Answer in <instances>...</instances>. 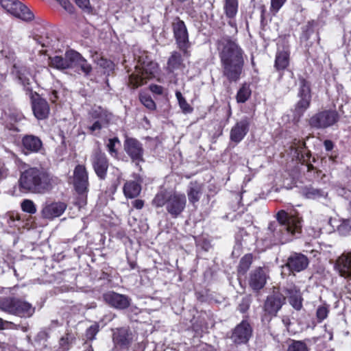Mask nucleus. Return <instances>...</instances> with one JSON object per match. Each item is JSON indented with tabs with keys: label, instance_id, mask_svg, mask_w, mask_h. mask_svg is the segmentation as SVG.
I'll return each mask as SVG.
<instances>
[{
	"label": "nucleus",
	"instance_id": "nucleus-1",
	"mask_svg": "<svg viewBox=\"0 0 351 351\" xmlns=\"http://www.w3.org/2000/svg\"><path fill=\"white\" fill-rule=\"evenodd\" d=\"M222 73L229 82L239 80L244 65V51L236 38L224 36L216 42Z\"/></svg>",
	"mask_w": 351,
	"mask_h": 351
},
{
	"label": "nucleus",
	"instance_id": "nucleus-2",
	"mask_svg": "<svg viewBox=\"0 0 351 351\" xmlns=\"http://www.w3.org/2000/svg\"><path fill=\"white\" fill-rule=\"evenodd\" d=\"M276 219V221L269 223L267 228L271 243L283 244L300 234L302 221L298 217L289 215L282 210L277 213Z\"/></svg>",
	"mask_w": 351,
	"mask_h": 351
},
{
	"label": "nucleus",
	"instance_id": "nucleus-3",
	"mask_svg": "<svg viewBox=\"0 0 351 351\" xmlns=\"http://www.w3.org/2000/svg\"><path fill=\"white\" fill-rule=\"evenodd\" d=\"M18 182L21 192L45 194L52 189L55 180L43 169L30 167L21 172Z\"/></svg>",
	"mask_w": 351,
	"mask_h": 351
},
{
	"label": "nucleus",
	"instance_id": "nucleus-4",
	"mask_svg": "<svg viewBox=\"0 0 351 351\" xmlns=\"http://www.w3.org/2000/svg\"><path fill=\"white\" fill-rule=\"evenodd\" d=\"M49 65L60 71L80 69L86 76L92 71V66L87 60L80 53L73 49L66 51L64 56L49 57Z\"/></svg>",
	"mask_w": 351,
	"mask_h": 351
},
{
	"label": "nucleus",
	"instance_id": "nucleus-5",
	"mask_svg": "<svg viewBox=\"0 0 351 351\" xmlns=\"http://www.w3.org/2000/svg\"><path fill=\"white\" fill-rule=\"evenodd\" d=\"M156 207L165 206L168 213L173 218H177L185 209L186 198L184 193L177 191L158 192L152 201Z\"/></svg>",
	"mask_w": 351,
	"mask_h": 351
},
{
	"label": "nucleus",
	"instance_id": "nucleus-6",
	"mask_svg": "<svg viewBox=\"0 0 351 351\" xmlns=\"http://www.w3.org/2000/svg\"><path fill=\"white\" fill-rule=\"evenodd\" d=\"M0 310L21 317H29L34 313V308L31 304L15 297L1 298Z\"/></svg>",
	"mask_w": 351,
	"mask_h": 351
},
{
	"label": "nucleus",
	"instance_id": "nucleus-7",
	"mask_svg": "<svg viewBox=\"0 0 351 351\" xmlns=\"http://www.w3.org/2000/svg\"><path fill=\"white\" fill-rule=\"evenodd\" d=\"M138 65L135 66L136 71L129 77V84L132 88H135L146 82L147 80L152 78L158 71L157 63L143 60L138 58Z\"/></svg>",
	"mask_w": 351,
	"mask_h": 351
},
{
	"label": "nucleus",
	"instance_id": "nucleus-8",
	"mask_svg": "<svg viewBox=\"0 0 351 351\" xmlns=\"http://www.w3.org/2000/svg\"><path fill=\"white\" fill-rule=\"evenodd\" d=\"M0 3L8 12L22 21H31L34 18L33 12L17 0H1Z\"/></svg>",
	"mask_w": 351,
	"mask_h": 351
},
{
	"label": "nucleus",
	"instance_id": "nucleus-9",
	"mask_svg": "<svg viewBox=\"0 0 351 351\" xmlns=\"http://www.w3.org/2000/svg\"><path fill=\"white\" fill-rule=\"evenodd\" d=\"M339 119L336 110H325L314 114L309 119V124L312 128L324 129L335 124Z\"/></svg>",
	"mask_w": 351,
	"mask_h": 351
},
{
	"label": "nucleus",
	"instance_id": "nucleus-10",
	"mask_svg": "<svg viewBox=\"0 0 351 351\" xmlns=\"http://www.w3.org/2000/svg\"><path fill=\"white\" fill-rule=\"evenodd\" d=\"M172 29L178 47L184 55L188 56L187 49L190 47L191 45L184 22L179 18L175 19L172 23Z\"/></svg>",
	"mask_w": 351,
	"mask_h": 351
},
{
	"label": "nucleus",
	"instance_id": "nucleus-11",
	"mask_svg": "<svg viewBox=\"0 0 351 351\" xmlns=\"http://www.w3.org/2000/svg\"><path fill=\"white\" fill-rule=\"evenodd\" d=\"M298 97L300 99L295 105V112L298 117H300L308 108L311 101L310 85L304 79L300 80Z\"/></svg>",
	"mask_w": 351,
	"mask_h": 351
},
{
	"label": "nucleus",
	"instance_id": "nucleus-12",
	"mask_svg": "<svg viewBox=\"0 0 351 351\" xmlns=\"http://www.w3.org/2000/svg\"><path fill=\"white\" fill-rule=\"evenodd\" d=\"M124 150L133 162L143 161V145L137 139L127 137L124 141Z\"/></svg>",
	"mask_w": 351,
	"mask_h": 351
},
{
	"label": "nucleus",
	"instance_id": "nucleus-13",
	"mask_svg": "<svg viewBox=\"0 0 351 351\" xmlns=\"http://www.w3.org/2000/svg\"><path fill=\"white\" fill-rule=\"evenodd\" d=\"M133 334L126 327L115 328L113 330L112 340L116 347L128 348L133 341Z\"/></svg>",
	"mask_w": 351,
	"mask_h": 351
},
{
	"label": "nucleus",
	"instance_id": "nucleus-14",
	"mask_svg": "<svg viewBox=\"0 0 351 351\" xmlns=\"http://www.w3.org/2000/svg\"><path fill=\"white\" fill-rule=\"evenodd\" d=\"M252 334V328L248 322L243 320L232 332L231 339L237 344L246 343Z\"/></svg>",
	"mask_w": 351,
	"mask_h": 351
},
{
	"label": "nucleus",
	"instance_id": "nucleus-15",
	"mask_svg": "<svg viewBox=\"0 0 351 351\" xmlns=\"http://www.w3.org/2000/svg\"><path fill=\"white\" fill-rule=\"evenodd\" d=\"M73 184L80 194L86 192L88 186V173L84 165H78L73 172Z\"/></svg>",
	"mask_w": 351,
	"mask_h": 351
},
{
	"label": "nucleus",
	"instance_id": "nucleus-16",
	"mask_svg": "<svg viewBox=\"0 0 351 351\" xmlns=\"http://www.w3.org/2000/svg\"><path fill=\"white\" fill-rule=\"evenodd\" d=\"M285 302V297L283 294L274 291L269 295L264 304L265 311L272 316H276Z\"/></svg>",
	"mask_w": 351,
	"mask_h": 351
},
{
	"label": "nucleus",
	"instance_id": "nucleus-17",
	"mask_svg": "<svg viewBox=\"0 0 351 351\" xmlns=\"http://www.w3.org/2000/svg\"><path fill=\"white\" fill-rule=\"evenodd\" d=\"M105 302L110 306L117 309H125L130 305V298L123 294L114 291H108L104 294Z\"/></svg>",
	"mask_w": 351,
	"mask_h": 351
},
{
	"label": "nucleus",
	"instance_id": "nucleus-18",
	"mask_svg": "<svg viewBox=\"0 0 351 351\" xmlns=\"http://www.w3.org/2000/svg\"><path fill=\"white\" fill-rule=\"evenodd\" d=\"M250 119L244 117L232 128L230 130V140L236 143L241 142L249 131Z\"/></svg>",
	"mask_w": 351,
	"mask_h": 351
},
{
	"label": "nucleus",
	"instance_id": "nucleus-19",
	"mask_svg": "<svg viewBox=\"0 0 351 351\" xmlns=\"http://www.w3.org/2000/svg\"><path fill=\"white\" fill-rule=\"evenodd\" d=\"M92 164L97 176L104 179L108 168V162L105 154L99 150L95 151L92 158Z\"/></svg>",
	"mask_w": 351,
	"mask_h": 351
},
{
	"label": "nucleus",
	"instance_id": "nucleus-20",
	"mask_svg": "<svg viewBox=\"0 0 351 351\" xmlns=\"http://www.w3.org/2000/svg\"><path fill=\"white\" fill-rule=\"evenodd\" d=\"M308 265L306 256L300 253H293L287 259L286 267L292 272H300L305 269Z\"/></svg>",
	"mask_w": 351,
	"mask_h": 351
},
{
	"label": "nucleus",
	"instance_id": "nucleus-21",
	"mask_svg": "<svg viewBox=\"0 0 351 351\" xmlns=\"http://www.w3.org/2000/svg\"><path fill=\"white\" fill-rule=\"evenodd\" d=\"M32 108L35 117L38 120H43L48 117L50 112L47 101L40 98L38 95L32 99Z\"/></svg>",
	"mask_w": 351,
	"mask_h": 351
},
{
	"label": "nucleus",
	"instance_id": "nucleus-22",
	"mask_svg": "<svg viewBox=\"0 0 351 351\" xmlns=\"http://www.w3.org/2000/svg\"><path fill=\"white\" fill-rule=\"evenodd\" d=\"M12 73L16 75L21 84L27 91H32L30 86L32 81V75L28 68L19 64H14Z\"/></svg>",
	"mask_w": 351,
	"mask_h": 351
},
{
	"label": "nucleus",
	"instance_id": "nucleus-23",
	"mask_svg": "<svg viewBox=\"0 0 351 351\" xmlns=\"http://www.w3.org/2000/svg\"><path fill=\"white\" fill-rule=\"evenodd\" d=\"M93 116L97 118V120H96L92 125L88 127V130L91 133H95L107 126L111 119L112 114L107 113V112L99 107L94 110Z\"/></svg>",
	"mask_w": 351,
	"mask_h": 351
},
{
	"label": "nucleus",
	"instance_id": "nucleus-24",
	"mask_svg": "<svg viewBox=\"0 0 351 351\" xmlns=\"http://www.w3.org/2000/svg\"><path fill=\"white\" fill-rule=\"evenodd\" d=\"M335 268L341 276L351 278V252L343 253L337 258Z\"/></svg>",
	"mask_w": 351,
	"mask_h": 351
},
{
	"label": "nucleus",
	"instance_id": "nucleus-25",
	"mask_svg": "<svg viewBox=\"0 0 351 351\" xmlns=\"http://www.w3.org/2000/svg\"><path fill=\"white\" fill-rule=\"evenodd\" d=\"M267 274L262 267H258L252 271L249 284L250 287L254 291H259L263 289L267 281Z\"/></svg>",
	"mask_w": 351,
	"mask_h": 351
},
{
	"label": "nucleus",
	"instance_id": "nucleus-26",
	"mask_svg": "<svg viewBox=\"0 0 351 351\" xmlns=\"http://www.w3.org/2000/svg\"><path fill=\"white\" fill-rule=\"evenodd\" d=\"M66 206L62 202H53L46 204L42 209V216L46 219L60 217L65 210Z\"/></svg>",
	"mask_w": 351,
	"mask_h": 351
},
{
	"label": "nucleus",
	"instance_id": "nucleus-27",
	"mask_svg": "<svg viewBox=\"0 0 351 351\" xmlns=\"http://www.w3.org/2000/svg\"><path fill=\"white\" fill-rule=\"evenodd\" d=\"M204 191L203 184L197 182H191L186 189V194L190 204L196 208Z\"/></svg>",
	"mask_w": 351,
	"mask_h": 351
},
{
	"label": "nucleus",
	"instance_id": "nucleus-28",
	"mask_svg": "<svg viewBox=\"0 0 351 351\" xmlns=\"http://www.w3.org/2000/svg\"><path fill=\"white\" fill-rule=\"evenodd\" d=\"M290 304L297 311L302 307V298L300 290L295 285H289L285 289Z\"/></svg>",
	"mask_w": 351,
	"mask_h": 351
},
{
	"label": "nucleus",
	"instance_id": "nucleus-29",
	"mask_svg": "<svg viewBox=\"0 0 351 351\" xmlns=\"http://www.w3.org/2000/svg\"><path fill=\"white\" fill-rule=\"evenodd\" d=\"M239 3L238 0H224L223 10L226 17L230 19L228 24L234 29L236 34L237 27L236 23L232 21L238 12Z\"/></svg>",
	"mask_w": 351,
	"mask_h": 351
},
{
	"label": "nucleus",
	"instance_id": "nucleus-30",
	"mask_svg": "<svg viewBox=\"0 0 351 351\" xmlns=\"http://www.w3.org/2000/svg\"><path fill=\"white\" fill-rule=\"evenodd\" d=\"M23 147L30 152H38L41 149L43 143L40 139L34 135H26L22 139Z\"/></svg>",
	"mask_w": 351,
	"mask_h": 351
},
{
	"label": "nucleus",
	"instance_id": "nucleus-31",
	"mask_svg": "<svg viewBox=\"0 0 351 351\" xmlns=\"http://www.w3.org/2000/svg\"><path fill=\"white\" fill-rule=\"evenodd\" d=\"M124 195L127 198L132 199L136 197L141 191V186L139 182L135 180L127 181L123 188Z\"/></svg>",
	"mask_w": 351,
	"mask_h": 351
},
{
	"label": "nucleus",
	"instance_id": "nucleus-32",
	"mask_svg": "<svg viewBox=\"0 0 351 351\" xmlns=\"http://www.w3.org/2000/svg\"><path fill=\"white\" fill-rule=\"evenodd\" d=\"M289 64V51L287 49L278 51L275 60V67L278 71L285 69Z\"/></svg>",
	"mask_w": 351,
	"mask_h": 351
},
{
	"label": "nucleus",
	"instance_id": "nucleus-33",
	"mask_svg": "<svg viewBox=\"0 0 351 351\" xmlns=\"http://www.w3.org/2000/svg\"><path fill=\"white\" fill-rule=\"evenodd\" d=\"M184 67L181 54L177 51H173L168 60L167 68L169 71L173 72L175 70L180 69Z\"/></svg>",
	"mask_w": 351,
	"mask_h": 351
},
{
	"label": "nucleus",
	"instance_id": "nucleus-34",
	"mask_svg": "<svg viewBox=\"0 0 351 351\" xmlns=\"http://www.w3.org/2000/svg\"><path fill=\"white\" fill-rule=\"evenodd\" d=\"M75 337L71 332H66L63 335L59 341V350L67 351L70 349L71 345L74 342Z\"/></svg>",
	"mask_w": 351,
	"mask_h": 351
},
{
	"label": "nucleus",
	"instance_id": "nucleus-35",
	"mask_svg": "<svg viewBox=\"0 0 351 351\" xmlns=\"http://www.w3.org/2000/svg\"><path fill=\"white\" fill-rule=\"evenodd\" d=\"M252 91L250 85L243 84L239 89L237 94V101L238 103H245L251 96Z\"/></svg>",
	"mask_w": 351,
	"mask_h": 351
},
{
	"label": "nucleus",
	"instance_id": "nucleus-36",
	"mask_svg": "<svg viewBox=\"0 0 351 351\" xmlns=\"http://www.w3.org/2000/svg\"><path fill=\"white\" fill-rule=\"evenodd\" d=\"M252 263V255L251 254H245L240 261L238 267V273L244 275L250 267Z\"/></svg>",
	"mask_w": 351,
	"mask_h": 351
},
{
	"label": "nucleus",
	"instance_id": "nucleus-37",
	"mask_svg": "<svg viewBox=\"0 0 351 351\" xmlns=\"http://www.w3.org/2000/svg\"><path fill=\"white\" fill-rule=\"evenodd\" d=\"M120 146L121 142L117 137L109 138L106 143L108 151L109 154L113 157H116L117 156V149Z\"/></svg>",
	"mask_w": 351,
	"mask_h": 351
},
{
	"label": "nucleus",
	"instance_id": "nucleus-38",
	"mask_svg": "<svg viewBox=\"0 0 351 351\" xmlns=\"http://www.w3.org/2000/svg\"><path fill=\"white\" fill-rule=\"evenodd\" d=\"M303 195L308 199H317L325 196V193L313 187H306L302 191Z\"/></svg>",
	"mask_w": 351,
	"mask_h": 351
},
{
	"label": "nucleus",
	"instance_id": "nucleus-39",
	"mask_svg": "<svg viewBox=\"0 0 351 351\" xmlns=\"http://www.w3.org/2000/svg\"><path fill=\"white\" fill-rule=\"evenodd\" d=\"M176 96L178 101L179 106L184 113H190L193 111V108L187 103L180 91H176Z\"/></svg>",
	"mask_w": 351,
	"mask_h": 351
},
{
	"label": "nucleus",
	"instance_id": "nucleus-40",
	"mask_svg": "<svg viewBox=\"0 0 351 351\" xmlns=\"http://www.w3.org/2000/svg\"><path fill=\"white\" fill-rule=\"evenodd\" d=\"M21 207L23 212L29 214H35L36 213V206L34 202L29 199L23 200L21 203Z\"/></svg>",
	"mask_w": 351,
	"mask_h": 351
},
{
	"label": "nucleus",
	"instance_id": "nucleus-41",
	"mask_svg": "<svg viewBox=\"0 0 351 351\" xmlns=\"http://www.w3.org/2000/svg\"><path fill=\"white\" fill-rule=\"evenodd\" d=\"M287 351H308V348L306 343L301 341H293Z\"/></svg>",
	"mask_w": 351,
	"mask_h": 351
},
{
	"label": "nucleus",
	"instance_id": "nucleus-42",
	"mask_svg": "<svg viewBox=\"0 0 351 351\" xmlns=\"http://www.w3.org/2000/svg\"><path fill=\"white\" fill-rule=\"evenodd\" d=\"M328 306L326 304L319 306L316 311V316L318 322H321L325 319L328 317Z\"/></svg>",
	"mask_w": 351,
	"mask_h": 351
},
{
	"label": "nucleus",
	"instance_id": "nucleus-43",
	"mask_svg": "<svg viewBox=\"0 0 351 351\" xmlns=\"http://www.w3.org/2000/svg\"><path fill=\"white\" fill-rule=\"evenodd\" d=\"M140 101L148 109L154 110L156 108V104L151 97L147 94H141L140 95Z\"/></svg>",
	"mask_w": 351,
	"mask_h": 351
},
{
	"label": "nucleus",
	"instance_id": "nucleus-44",
	"mask_svg": "<svg viewBox=\"0 0 351 351\" xmlns=\"http://www.w3.org/2000/svg\"><path fill=\"white\" fill-rule=\"evenodd\" d=\"M339 232L343 235L351 233V219H343L338 228Z\"/></svg>",
	"mask_w": 351,
	"mask_h": 351
},
{
	"label": "nucleus",
	"instance_id": "nucleus-45",
	"mask_svg": "<svg viewBox=\"0 0 351 351\" xmlns=\"http://www.w3.org/2000/svg\"><path fill=\"white\" fill-rule=\"evenodd\" d=\"M98 331L99 326L97 324L90 326L86 331V338L89 340L94 339Z\"/></svg>",
	"mask_w": 351,
	"mask_h": 351
},
{
	"label": "nucleus",
	"instance_id": "nucleus-46",
	"mask_svg": "<svg viewBox=\"0 0 351 351\" xmlns=\"http://www.w3.org/2000/svg\"><path fill=\"white\" fill-rule=\"evenodd\" d=\"M287 0H271V11L277 13Z\"/></svg>",
	"mask_w": 351,
	"mask_h": 351
},
{
	"label": "nucleus",
	"instance_id": "nucleus-47",
	"mask_svg": "<svg viewBox=\"0 0 351 351\" xmlns=\"http://www.w3.org/2000/svg\"><path fill=\"white\" fill-rule=\"evenodd\" d=\"M5 219L6 220L7 223L10 227H14L16 226V222L20 219L18 214H9L5 217Z\"/></svg>",
	"mask_w": 351,
	"mask_h": 351
},
{
	"label": "nucleus",
	"instance_id": "nucleus-48",
	"mask_svg": "<svg viewBox=\"0 0 351 351\" xmlns=\"http://www.w3.org/2000/svg\"><path fill=\"white\" fill-rule=\"evenodd\" d=\"M75 3L83 10L86 12H90L91 10L90 0H75Z\"/></svg>",
	"mask_w": 351,
	"mask_h": 351
},
{
	"label": "nucleus",
	"instance_id": "nucleus-49",
	"mask_svg": "<svg viewBox=\"0 0 351 351\" xmlns=\"http://www.w3.org/2000/svg\"><path fill=\"white\" fill-rule=\"evenodd\" d=\"M97 63L100 66L105 69H111L113 66L112 62L111 61L108 60L107 59H105L104 58H100V59L97 61Z\"/></svg>",
	"mask_w": 351,
	"mask_h": 351
},
{
	"label": "nucleus",
	"instance_id": "nucleus-50",
	"mask_svg": "<svg viewBox=\"0 0 351 351\" xmlns=\"http://www.w3.org/2000/svg\"><path fill=\"white\" fill-rule=\"evenodd\" d=\"M150 90L152 93L157 95H162L163 93V88L159 85H151Z\"/></svg>",
	"mask_w": 351,
	"mask_h": 351
},
{
	"label": "nucleus",
	"instance_id": "nucleus-51",
	"mask_svg": "<svg viewBox=\"0 0 351 351\" xmlns=\"http://www.w3.org/2000/svg\"><path fill=\"white\" fill-rule=\"evenodd\" d=\"M132 205L136 209H141L144 206V202L141 199H136L132 202Z\"/></svg>",
	"mask_w": 351,
	"mask_h": 351
},
{
	"label": "nucleus",
	"instance_id": "nucleus-52",
	"mask_svg": "<svg viewBox=\"0 0 351 351\" xmlns=\"http://www.w3.org/2000/svg\"><path fill=\"white\" fill-rule=\"evenodd\" d=\"M298 143H299V145H298L296 152H298V155L300 154H301V155L302 156L303 153L304 152V148H305L306 144H305V142H303V141L302 142L299 141Z\"/></svg>",
	"mask_w": 351,
	"mask_h": 351
},
{
	"label": "nucleus",
	"instance_id": "nucleus-53",
	"mask_svg": "<svg viewBox=\"0 0 351 351\" xmlns=\"http://www.w3.org/2000/svg\"><path fill=\"white\" fill-rule=\"evenodd\" d=\"M249 307V304L247 302V301H243V302L239 305V310L241 312V313H245L247 309Z\"/></svg>",
	"mask_w": 351,
	"mask_h": 351
},
{
	"label": "nucleus",
	"instance_id": "nucleus-54",
	"mask_svg": "<svg viewBox=\"0 0 351 351\" xmlns=\"http://www.w3.org/2000/svg\"><path fill=\"white\" fill-rule=\"evenodd\" d=\"M326 150L330 151L333 148V143L330 140H326L324 143Z\"/></svg>",
	"mask_w": 351,
	"mask_h": 351
},
{
	"label": "nucleus",
	"instance_id": "nucleus-55",
	"mask_svg": "<svg viewBox=\"0 0 351 351\" xmlns=\"http://www.w3.org/2000/svg\"><path fill=\"white\" fill-rule=\"evenodd\" d=\"M58 98V92L56 90H53L51 94L50 95V100L52 102H56V101L57 100Z\"/></svg>",
	"mask_w": 351,
	"mask_h": 351
},
{
	"label": "nucleus",
	"instance_id": "nucleus-56",
	"mask_svg": "<svg viewBox=\"0 0 351 351\" xmlns=\"http://www.w3.org/2000/svg\"><path fill=\"white\" fill-rule=\"evenodd\" d=\"M241 246V244L239 243L238 241H237V243H236L235 246L234 247V250L232 251V254H235L237 253V251L239 253Z\"/></svg>",
	"mask_w": 351,
	"mask_h": 351
},
{
	"label": "nucleus",
	"instance_id": "nucleus-57",
	"mask_svg": "<svg viewBox=\"0 0 351 351\" xmlns=\"http://www.w3.org/2000/svg\"><path fill=\"white\" fill-rule=\"evenodd\" d=\"M282 322L285 325L288 326L290 324V320L288 317H284Z\"/></svg>",
	"mask_w": 351,
	"mask_h": 351
},
{
	"label": "nucleus",
	"instance_id": "nucleus-58",
	"mask_svg": "<svg viewBox=\"0 0 351 351\" xmlns=\"http://www.w3.org/2000/svg\"><path fill=\"white\" fill-rule=\"evenodd\" d=\"M35 40L36 41L37 43L40 44L42 45V47H45V45L44 43H42L38 38H35Z\"/></svg>",
	"mask_w": 351,
	"mask_h": 351
},
{
	"label": "nucleus",
	"instance_id": "nucleus-59",
	"mask_svg": "<svg viewBox=\"0 0 351 351\" xmlns=\"http://www.w3.org/2000/svg\"><path fill=\"white\" fill-rule=\"evenodd\" d=\"M4 322L3 320L0 318V328H2L3 327Z\"/></svg>",
	"mask_w": 351,
	"mask_h": 351
},
{
	"label": "nucleus",
	"instance_id": "nucleus-60",
	"mask_svg": "<svg viewBox=\"0 0 351 351\" xmlns=\"http://www.w3.org/2000/svg\"><path fill=\"white\" fill-rule=\"evenodd\" d=\"M319 233H320V230H319L317 232H316V233H315V234L314 235V237H318V236L319 235Z\"/></svg>",
	"mask_w": 351,
	"mask_h": 351
},
{
	"label": "nucleus",
	"instance_id": "nucleus-61",
	"mask_svg": "<svg viewBox=\"0 0 351 351\" xmlns=\"http://www.w3.org/2000/svg\"><path fill=\"white\" fill-rule=\"evenodd\" d=\"M328 335H329V337H328V339H329L330 340H331V339H332V334H331L330 332H329V333H328Z\"/></svg>",
	"mask_w": 351,
	"mask_h": 351
},
{
	"label": "nucleus",
	"instance_id": "nucleus-62",
	"mask_svg": "<svg viewBox=\"0 0 351 351\" xmlns=\"http://www.w3.org/2000/svg\"><path fill=\"white\" fill-rule=\"evenodd\" d=\"M131 267H132V269L134 268V265L133 264L131 265Z\"/></svg>",
	"mask_w": 351,
	"mask_h": 351
},
{
	"label": "nucleus",
	"instance_id": "nucleus-63",
	"mask_svg": "<svg viewBox=\"0 0 351 351\" xmlns=\"http://www.w3.org/2000/svg\"><path fill=\"white\" fill-rule=\"evenodd\" d=\"M12 154L13 157H14V158L16 157V155L14 154Z\"/></svg>",
	"mask_w": 351,
	"mask_h": 351
},
{
	"label": "nucleus",
	"instance_id": "nucleus-64",
	"mask_svg": "<svg viewBox=\"0 0 351 351\" xmlns=\"http://www.w3.org/2000/svg\"><path fill=\"white\" fill-rule=\"evenodd\" d=\"M350 208H351V202H350Z\"/></svg>",
	"mask_w": 351,
	"mask_h": 351
}]
</instances>
